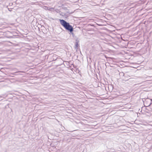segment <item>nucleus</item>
Listing matches in <instances>:
<instances>
[{"label":"nucleus","instance_id":"nucleus-1","mask_svg":"<svg viewBox=\"0 0 152 152\" xmlns=\"http://www.w3.org/2000/svg\"><path fill=\"white\" fill-rule=\"evenodd\" d=\"M64 27L66 29L69 31L70 32H72L73 31L72 27L68 23Z\"/></svg>","mask_w":152,"mask_h":152},{"label":"nucleus","instance_id":"nucleus-2","mask_svg":"<svg viewBox=\"0 0 152 152\" xmlns=\"http://www.w3.org/2000/svg\"><path fill=\"white\" fill-rule=\"evenodd\" d=\"M59 21H60V23L61 24L64 26V27L65 25L67 24V23L66 21L63 20H61L60 19Z\"/></svg>","mask_w":152,"mask_h":152},{"label":"nucleus","instance_id":"nucleus-3","mask_svg":"<svg viewBox=\"0 0 152 152\" xmlns=\"http://www.w3.org/2000/svg\"><path fill=\"white\" fill-rule=\"evenodd\" d=\"M79 47V41L76 40V42H75V48L77 49Z\"/></svg>","mask_w":152,"mask_h":152},{"label":"nucleus","instance_id":"nucleus-4","mask_svg":"<svg viewBox=\"0 0 152 152\" xmlns=\"http://www.w3.org/2000/svg\"><path fill=\"white\" fill-rule=\"evenodd\" d=\"M49 10L52 11L54 10V8L53 7L50 8L49 9H48Z\"/></svg>","mask_w":152,"mask_h":152}]
</instances>
